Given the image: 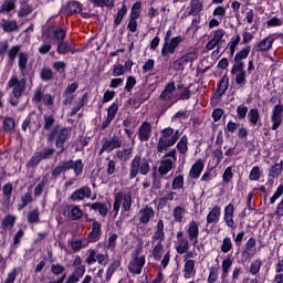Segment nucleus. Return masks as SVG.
<instances>
[{
    "label": "nucleus",
    "instance_id": "1",
    "mask_svg": "<svg viewBox=\"0 0 283 283\" xmlns=\"http://www.w3.org/2000/svg\"><path fill=\"white\" fill-rule=\"evenodd\" d=\"M8 90H12L11 94L13 97L9 99L10 105L12 107H17L19 105V99L23 94H25V80L24 77L20 78L17 75H13L8 84H7Z\"/></svg>",
    "mask_w": 283,
    "mask_h": 283
},
{
    "label": "nucleus",
    "instance_id": "2",
    "mask_svg": "<svg viewBox=\"0 0 283 283\" xmlns=\"http://www.w3.org/2000/svg\"><path fill=\"white\" fill-rule=\"evenodd\" d=\"M151 171V166H149V160L146 158H143L140 155H135L130 163V168H129V175L128 178L129 180H134L138 174L140 176H147Z\"/></svg>",
    "mask_w": 283,
    "mask_h": 283
},
{
    "label": "nucleus",
    "instance_id": "3",
    "mask_svg": "<svg viewBox=\"0 0 283 283\" xmlns=\"http://www.w3.org/2000/svg\"><path fill=\"white\" fill-rule=\"evenodd\" d=\"M67 138H70V130L67 128H54L49 135L48 142H55V147L59 149V154H63V151H65V143H67Z\"/></svg>",
    "mask_w": 283,
    "mask_h": 283
},
{
    "label": "nucleus",
    "instance_id": "4",
    "mask_svg": "<svg viewBox=\"0 0 283 283\" xmlns=\"http://www.w3.org/2000/svg\"><path fill=\"white\" fill-rule=\"evenodd\" d=\"M174 128L166 127L160 130V136L157 143V151L158 154H165V151L169 150V147H174Z\"/></svg>",
    "mask_w": 283,
    "mask_h": 283
},
{
    "label": "nucleus",
    "instance_id": "5",
    "mask_svg": "<svg viewBox=\"0 0 283 283\" xmlns=\"http://www.w3.org/2000/svg\"><path fill=\"white\" fill-rule=\"evenodd\" d=\"M54 151L56 150L50 147H44L42 151H35L30 160L27 163V167H39L41 160H50V158L54 156Z\"/></svg>",
    "mask_w": 283,
    "mask_h": 283
},
{
    "label": "nucleus",
    "instance_id": "6",
    "mask_svg": "<svg viewBox=\"0 0 283 283\" xmlns=\"http://www.w3.org/2000/svg\"><path fill=\"white\" fill-rule=\"evenodd\" d=\"M198 60V52L189 51L185 55H181L179 59L175 60L171 63V69L176 70V72L185 71V66L189 63H193V61Z\"/></svg>",
    "mask_w": 283,
    "mask_h": 283
},
{
    "label": "nucleus",
    "instance_id": "7",
    "mask_svg": "<svg viewBox=\"0 0 283 283\" xmlns=\"http://www.w3.org/2000/svg\"><path fill=\"white\" fill-rule=\"evenodd\" d=\"M185 41V38L182 35H177L170 39V42H164V45L161 48V56L164 59H169V55L176 54V50H178V46Z\"/></svg>",
    "mask_w": 283,
    "mask_h": 283
},
{
    "label": "nucleus",
    "instance_id": "8",
    "mask_svg": "<svg viewBox=\"0 0 283 283\" xmlns=\"http://www.w3.org/2000/svg\"><path fill=\"white\" fill-rule=\"evenodd\" d=\"M32 102L36 105L42 102L46 107H52L54 105V96L49 93L43 94V86H39L33 93Z\"/></svg>",
    "mask_w": 283,
    "mask_h": 283
},
{
    "label": "nucleus",
    "instance_id": "9",
    "mask_svg": "<svg viewBox=\"0 0 283 283\" xmlns=\"http://www.w3.org/2000/svg\"><path fill=\"white\" fill-rule=\"evenodd\" d=\"M120 147H123V139H120L118 135H113L111 139H104L98 156H102L105 151L109 154L114 151V149H120Z\"/></svg>",
    "mask_w": 283,
    "mask_h": 283
},
{
    "label": "nucleus",
    "instance_id": "10",
    "mask_svg": "<svg viewBox=\"0 0 283 283\" xmlns=\"http://www.w3.org/2000/svg\"><path fill=\"white\" fill-rule=\"evenodd\" d=\"M186 233L188 235L189 242L193 245H198V238H200V224L196 220L189 221L187 224Z\"/></svg>",
    "mask_w": 283,
    "mask_h": 283
},
{
    "label": "nucleus",
    "instance_id": "11",
    "mask_svg": "<svg viewBox=\"0 0 283 283\" xmlns=\"http://www.w3.org/2000/svg\"><path fill=\"white\" fill-rule=\"evenodd\" d=\"M140 255V250L136 251V254L134 256V260L129 262L128 264V271L129 273H133L134 275H140L143 273V266H145V255Z\"/></svg>",
    "mask_w": 283,
    "mask_h": 283
},
{
    "label": "nucleus",
    "instance_id": "12",
    "mask_svg": "<svg viewBox=\"0 0 283 283\" xmlns=\"http://www.w3.org/2000/svg\"><path fill=\"white\" fill-rule=\"evenodd\" d=\"M234 213H235V206H233V203H228L223 210V222L232 231H235V229H238V224L233 219Z\"/></svg>",
    "mask_w": 283,
    "mask_h": 283
},
{
    "label": "nucleus",
    "instance_id": "13",
    "mask_svg": "<svg viewBox=\"0 0 283 283\" xmlns=\"http://www.w3.org/2000/svg\"><path fill=\"white\" fill-rule=\"evenodd\" d=\"M229 90V76L224 74L221 80L217 83V90L211 95V101H220Z\"/></svg>",
    "mask_w": 283,
    "mask_h": 283
},
{
    "label": "nucleus",
    "instance_id": "14",
    "mask_svg": "<svg viewBox=\"0 0 283 283\" xmlns=\"http://www.w3.org/2000/svg\"><path fill=\"white\" fill-rule=\"evenodd\" d=\"M281 103V101H279ZM283 120V105L282 104H276L274 108L272 109V116H271V130L275 132L280 129V126L282 125Z\"/></svg>",
    "mask_w": 283,
    "mask_h": 283
},
{
    "label": "nucleus",
    "instance_id": "15",
    "mask_svg": "<svg viewBox=\"0 0 283 283\" xmlns=\"http://www.w3.org/2000/svg\"><path fill=\"white\" fill-rule=\"evenodd\" d=\"M103 224H101V221H96L93 219V223L91 227V232L87 234L86 241H88V244H96L98 240H101V237L103 235Z\"/></svg>",
    "mask_w": 283,
    "mask_h": 283
},
{
    "label": "nucleus",
    "instance_id": "16",
    "mask_svg": "<svg viewBox=\"0 0 283 283\" xmlns=\"http://www.w3.org/2000/svg\"><path fill=\"white\" fill-rule=\"evenodd\" d=\"M277 41L275 33H272L261 40L259 43L254 45L255 52H269L273 48V43Z\"/></svg>",
    "mask_w": 283,
    "mask_h": 283
},
{
    "label": "nucleus",
    "instance_id": "17",
    "mask_svg": "<svg viewBox=\"0 0 283 283\" xmlns=\"http://www.w3.org/2000/svg\"><path fill=\"white\" fill-rule=\"evenodd\" d=\"M177 242H178V245L176 247V252L179 254V255H185V253H187V251H189L190 249V242L189 239H187L185 237V232L182 230H179L177 232Z\"/></svg>",
    "mask_w": 283,
    "mask_h": 283
},
{
    "label": "nucleus",
    "instance_id": "18",
    "mask_svg": "<svg viewBox=\"0 0 283 283\" xmlns=\"http://www.w3.org/2000/svg\"><path fill=\"white\" fill-rule=\"evenodd\" d=\"M151 134H153L151 123L143 122L137 129L138 140H140V143H147L149 138H151Z\"/></svg>",
    "mask_w": 283,
    "mask_h": 283
},
{
    "label": "nucleus",
    "instance_id": "19",
    "mask_svg": "<svg viewBox=\"0 0 283 283\" xmlns=\"http://www.w3.org/2000/svg\"><path fill=\"white\" fill-rule=\"evenodd\" d=\"M84 207H91L93 211H98L102 218H107V213H109V209H112V203L107 202H94V203H85Z\"/></svg>",
    "mask_w": 283,
    "mask_h": 283
},
{
    "label": "nucleus",
    "instance_id": "20",
    "mask_svg": "<svg viewBox=\"0 0 283 283\" xmlns=\"http://www.w3.org/2000/svg\"><path fill=\"white\" fill-rule=\"evenodd\" d=\"M156 212L151 206H145L139 210V224H149Z\"/></svg>",
    "mask_w": 283,
    "mask_h": 283
},
{
    "label": "nucleus",
    "instance_id": "21",
    "mask_svg": "<svg viewBox=\"0 0 283 283\" xmlns=\"http://www.w3.org/2000/svg\"><path fill=\"white\" fill-rule=\"evenodd\" d=\"M222 216V208L220 206H213V208L207 214V224H218L220 217Z\"/></svg>",
    "mask_w": 283,
    "mask_h": 283
},
{
    "label": "nucleus",
    "instance_id": "22",
    "mask_svg": "<svg viewBox=\"0 0 283 283\" xmlns=\"http://www.w3.org/2000/svg\"><path fill=\"white\" fill-rule=\"evenodd\" d=\"M202 171H205V161H202V159H197V161L191 166L189 170V177L192 180H198Z\"/></svg>",
    "mask_w": 283,
    "mask_h": 283
},
{
    "label": "nucleus",
    "instance_id": "23",
    "mask_svg": "<svg viewBox=\"0 0 283 283\" xmlns=\"http://www.w3.org/2000/svg\"><path fill=\"white\" fill-rule=\"evenodd\" d=\"M85 198H92V188H90L88 186H83L82 188L76 189L72 193V200L73 201L85 200Z\"/></svg>",
    "mask_w": 283,
    "mask_h": 283
},
{
    "label": "nucleus",
    "instance_id": "24",
    "mask_svg": "<svg viewBox=\"0 0 283 283\" xmlns=\"http://www.w3.org/2000/svg\"><path fill=\"white\" fill-rule=\"evenodd\" d=\"M157 240L160 242V244L165 242V221H163V219L158 220L156 231L151 237V242H157Z\"/></svg>",
    "mask_w": 283,
    "mask_h": 283
},
{
    "label": "nucleus",
    "instance_id": "25",
    "mask_svg": "<svg viewBox=\"0 0 283 283\" xmlns=\"http://www.w3.org/2000/svg\"><path fill=\"white\" fill-rule=\"evenodd\" d=\"M176 161L171 160V158L161 157L160 165L158 167L159 176H167L171 169H174V164Z\"/></svg>",
    "mask_w": 283,
    "mask_h": 283
},
{
    "label": "nucleus",
    "instance_id": "26",
    "mask_svg": "<svg viewBox=\"0 0 283 283\" xmlns=\"http://www.w3.org/2000/svg\"><path fill=\"white\" fill-rule=\"evenodd\" d=\"M248 122L251 127H256V125L262 127V119H260V111L258 108H251L248 112Z\"/></svg>",
    "mask_w": 283,
    "mask_h": 283
},
{
    "label": "nucleus",
    "instance_id": "27",
    "mask_svg": "<svg viewBox=\"0 0 283 283\" xmlns=\"http://www.w3.org/2000/svg\"><path fill=\"white\" fill-rule=\"evenodd\" d=\"M70 169H72V160L64 161V163L57 165L55 168H53L52 178L56 179L62 174H65V171H70Z\"/></svg>",
    "mask_w": 283,
    "mask_h": 283
},
{
    "label": "nucleus",
    "instance_id": "28",
    "mask_svg": "<svg viewBox=\"0 0 283 283\" xmlns=\"http://www.w3.org/2000/svg\"><path fill=\"white\" fill-rule=\"evenodd\" d=\"M77 94H82V97L76 103V106H74L72 109L73 116L78 114V112H81V109H83V107H85V105H87V98H90V94L87 92H85L84 90L78 91Z\"/></svg>",
    "mask_w": 283,
    "mask_h": 283
},
{
    "label": "nucleus",
    "instance_id": "29",
    "mask_svg": "<svg viewBox=\"0 0 283 283\" xmlns=\"http://www.w3.org/2000/svg\"><path fill=\"white\" fill-rule=\"evenodd\" d=\"M182 273L186 280H190L191 275L196 274V261L192 259L186 260Z\"/></svg>",
    "mask_w": 283,
    "mask_h": 283
},
{
    "label": "nucleus",
    "instance_id": "30",
    "mask_svg": "<svg viewBox=\"0 0 283 283\" xmlns=\"http://www.w3.org/2000/svg\"><path fill=\"white\" fill-rule=\"evenodd\" d=\"M30 55L27 52H20L18 54V67L22 76H25V70L28 67V61Z\"/></svg>",
    "mask_w": 283,
    "mask_h": 283
},
{
    "label": "nucleus",
    "instance_id": "31",
    "mask_svg": "<svg viewBox=\"0 0 283 283\" xmlns=\"http://www.w3.org/2000/svg\"><path fill=\"white\" fill-rule=\"evenodd\" d=\"M231 266H233V260L228 256L227 259H223L221 264V282H227V277H229V271H231Z\"/></svg>",
    "mask_w": 283,
    "mask_h": 283
},
{
    "label": "nucleus",
    "instance_id": "32",
    "mask_svg": "<svg viewBox=\"0 0 283 283\" xmlns=\"http://www.w3.org/2000/svg\"><path fill=\"white\" fill-rule=\"evenodd\" d=\"M0 27L2 28L3 32L8 33L19 31V24H17L15 20L2 19L0 22Z\"/></svg>",
    "mask_w": 283,
    "mask_h": 283
},
{
    "label": "nucleus",
    "instance_id": "33",
    "mask_svg": "<svg viewBox=\"0 0 283 283\" xmlns=\"http://www.w3.org/2000/svg\"><path fill=\"white\" fill-rule=\"evenodd\" d=\"M187 213V210L182 206H176L172 210V218L174 222H178L179 224L182 223V220H185V216Z\"/></svg>",
    "mask_w": 283,
    "mask_h": 283
},
{
    "label": "nucleus",
    "instance_id": "34",
    "mask_svg": "<svg viewBox=\"0 0 283 283\" xmlns=\"http://www.w3.org/2000/svg\"><path fill=\"white\" fill-rule=\"evenodd\" d=\"M179 154L185 156L189 151V137L187 135L181 136L176 146Z\"/></svg>",
    "mask_w": 283,
    "mask_h": 283
},
{
    "label": "nucleus",
    "instance_id": "35",
    "mask_svg": "<svg viewBox=\"0 0 283 283\" xmlns=\"http://www.w3.org/2000/svg\"><path fill=\"white\" fill-rule=\"evenodd\" d=\"M176 196H178L177 192H175V191H169V192L166 193L164 197L159 198L158 208H159V209H165V207H167V205H168L169 202H174Z\"/></svg>",
    "mask_w": 283,
    "mask_h": 283
},
{
    "label": "nucleus",
    "instance_id": "36",
    "mask_svg": "<svg viewBox=\"0 0 283 283\" xmlns=\"http://www.w3.org/2000/svg\"><path fill=\"white\" fill-rule=\"evenodd\" d=\"M202 1L200 0H191L190 1V10L188 12L189 17H198L200 12H202Z\"/></svg>",
    "mask_w": 283,
    "mask_h": 283
},
{
    "label": "nucleus",
    "instance_id": "37",
    "mask_svg": "<svg viewBox=\"0 0 283 283\" xmlns=\"http://www.w3.org/2000/svg\"><path fill=\"white\" fill-rule=\"evenodd\" d=\"M282 171H283V160L271 166V168L269 169L268 176L269 178H280V176H282Z\"/></svg>",
    "mask_w": 283,
    "mask_h": 283
},
{
    "label": "nucleus",
    "instance_id": "38",
    "mask_svg": "<svg viewBox=\"0 0 283 283\" xmlns=\"http://www.w3.org/2000/svg\"><path fill=\"white\" fill-rule=\"evenodd\" d=\"M172 191H179V189H185V175L179 174L175 176L171 184Z\"/></svg>",
    "mask_w": 283,
    "mask_h": 283
},
{
    "label": "nucleus",
    "instance_id": "39",
    "mask_svg": "<svg viewBox=\"0 0 283 283\" xmlns=\"http://www.w3.org/2000/svg\"><path fill=\"white\" fill-rule=\"evenodd\" d=\"M127 14V4H123L120 9H118L115 19H114V28H118L120 23H123V19H125V15Z\"/></svg>",
    "mask_w": 283,
    "mask_h": 283
},
{
    "label": "nucleus",
    "instance_id": "40",
    "mask_svg": "<svg viewBox=\"0 0 283 283\" xmlns=\"http://www.w3.org/2000/svg\"><path fill=\"white\" fill-rule=\"evenodd\" d=\"M15 127H17V123L14 122V118L12 117L3 118V122H2L3 132H7V134H10L14 132Z\"/></svg>",
    "mask_w": 283,
    "mask_h": 283
},
{
    "label": "nucleus",
    "instance_id": "41",
    "mask_svg": "<svg viewBox=\"0 0 283 283\" xmlns=\"http://www.w3.org/2000/svg\"><path fill=\"white\" fill-rule=\"evenodd\" d=\"M87 247H90V241L87 240V238L77 239L75 241H72L73 253H76V251H81V249H85Z\"/></svg>",
    "mask_w": 283,
    "mask_h": 283
},
{
    "label": "nucleus",
    "instance_id": "42",
    "mask_svg": "<svg viewBox=\"0 0 283 283\" xmlns=\"http://www.w3.org/2000/svg\"><path fill=\"white\" fill-rule=\"evenodd\" d=\"M17 0H4V2L0 7V14L1 13H7L10 14L12 10H15L17 8Z\"/></svg>",
    "mask_w": 283,
    "mask_h": 283
},
{
    "label": "nucleus",
    "instance_id": "43",
    "mask_svg": "<svg viewBox=\"0 0 283 283\" xmlns=\"http://www.w3.org/2000/svg\"><path fill=\"white\" fill-rule=\"evenodd\" d=\"M27 222L29 224H39L41 222L40 213H39V208H35V209H33V210L28 212V214H27Z\"/></svg>",
    "mask_w": 283,
    "mask_h": 283
},
{
    "label": "nucleus",
    "instance_id": "44",
    "mask_svg": "<svg viewBox=\"0 0 283 283\" xmlns=\"http://www.w3.org/2000/svg\"><path fill=\"white\" fill-rule=\"evenodd\" d=\"M15 222H17V217L7 214L1 221V229H3V231H7V229H12Z\"/></svg>",
    "mask_w": 283,
    "mask_h": 283
},
{
    "label": "nucleus",
    "instance_id": "45",
    "mask_svg": "<svg viewBox=\"0 0 283 283\" xmlns=\"http://www.w3.org/2000/svg\"><path fill=\"white\" fill-rule=\"evenodd\" d=\"M19 54H21V45L11 46L7 51L8 62L12 63L13 61H17V56H19Z\"/></svg>",
    "mask_w": 283,
    "mask_h": 283
},
{
    "label": "nucleus",
    "instance_id": "46",
    "mask_svg": "<svg viewBox=\"0 0 283 283\" xmlns=\"http://www.w3.org/2000/svg\"><path fill=\"white\" fill-rule=\"evenodd\" d=\"M240 41H242V38L240 35L232 36L230 42L228 43L229 50H230V59H233L235 54V48L240 45Z\"/></svg>",
    "mask_w": 283,
    "mask_h": 283
},
{
    "label": "nucleus",
    "instance_id": "47",
    "mask_svg": "<svg viewBox=\"0 0 283 283\" xmlns=\"http://www.w3.org/2000/svg\"><path fill=\"white\" fill-rule=\"evenodd\" d=\"M72 13L73 14H82L83 19H88L90 13L83 12V4L78 1H72Z\"/></svg>",
    "mask_w": 283,
    "mask_h": 283
},
{
    "label": "nucleus",
    "instance_id": "48",
    "mask_svg": "<svg viewBox=\"0 0 283 283\" xmlns=\"http://www.w3.org/2000/svg\"><path fill=\"white\" fill-rule=\"evenodd\" d=\"M29 14H32V7L25 1L21 2V7L18 10V17L23 19V17H28Z\"/></svg>",
    "mask_w": 283,
    "mask_h": 283
},
{
    "label": "nucleus",
    "instance_id": "49",
    "mask_svg": "<svg viewBox=\"0 0 283 283\" xmlns=\"http://www.w3.org/2000/svg\"><path fill=\"white\" fill-rule=\"evenodd\" d=\"M32 200V192L23 193L21 196V203L18 206V211H22V209H25L28 205H31Z\"/></svg>",
    "mask_w": 283,
    "mask_h": 283
},
{
    "label": "nucleus",
    "instance_id": "50",
    "mask_svg": "<svg viewBox=\"0 0 283 283\" xmlns=\"http://www.w3.org/2000/svg\"><path fill=\"white\" fill-rule=\"evenodd\" d=\"M12 182H7L2 186V193L6 202H10V199L12 198V191H13Z\"/></svg>",
    "mask_w": 283,
    "mask_h": 283
},
{
    "label": "nucleus",
    "instance_id": "51",
    "mask_svg": "<svg viewBox=\"0 0 283 283\" xmlns=\"http://www.w3.org/2000/svg\"><path fill=\"white\" fill-rule=\"evenodd\" d=\"M249 54H251V45H245V48L235 53L234 61H244V59H249Z\"/></svg>",
    "mask_w": 283,
    "mask_h": 283
},
{
    "label": "nucleus",
    "instance_id": "52",
    "mask_svg": "<svg viewBox=\"0 0 283 283\" xmlns=\"http://www.w3.org/2000/svg\"><path fill=\"white\" fill-rule=\"evenodd\" d=\"M85 275V265L75 266L72 274V283L78 282Z\"/></svg>",
    "mask_w": 283,
    "mask_h": 283
},
{
    "label": "nucleus",
    "instance_id": "53",
    "mask_svg": "<svg viewBox=\"0 0 283 283\" xmlns=\"http://www.w3.org/2000/svg\"><path fill=\"white\" fill-rule=\"evenodd\" d=\"M134 101L136 103H145V101H149V93L145 88H140L138 92L135 93Z\"/></svg>",
    "mask_w": 283,
    "mask_h": 283
},
{
    "label": "nucleus",
    "instance_id": "54",
    "mask_svg": "<svg viewBox=\"0 0 283 283\" xmlns=\"http://www.w3.org/2000/svg\"><path fill=\"white\" fill-rule=\"evenodd\" d=\"M262 269V259H256L251 262L249 273L250 275H258Z\"/></svg>",
    "mask_w": 283,
    "mask_h": 283
},
{
    "label": "nucleus",
    "instance_id": "55",
    "mask_svg": "<svg viewBox=\"0 0 283 283\" xmlns=\"http://www.w3.org/2000/svg\"><path fill=\"white\" fill-rule=\"evenodd\" d=\"M52 69L50 66H44L40 70V78L48 83V81H52L53 78Z\"/></svg>",
    "mask_w": 283,
    "mask_h": 283
},
{
    "label": "nucleus",
    "instance_id": "56",
    "mask_svg": "<svg viewBox=\"0 0 283 283\" xmlns=\"http://www.w3.org/2000/svg\"><path fill=\"white\" fill-rule=\"evenodd\" d=\"M268 28H282L283 27V18L279 15H273L266 21Z\"/></svg>",
    "mask_w": 283,
    "mask_h": 283
},
{
    "label": "nucleus",
    "instance_id": "57",
    "mask_svg": "<svg viewBox=\"0 0 283 283\" xmlns=\"http://www.w3.org/2000/svg\"><path fill=\"white\" fill-rule=\"evenodd\" d=\"M84 167H85V164H83V159H76L75 161H72V169L76 178H78V176L83 174Z\"/></svg>",
    "mask_w": 283,
    "mask_h": 283
},
{
    "label": "nucleus",
    "instance_id": "58",
    "mask_svg": "<svg viewBox=\"0 0 283 283\" xmlns=\"http://www.w3.org/2000/svg\"><path fill=\"white\" fill-rule=\"evenodd\" d=\"M163 177L164 176H158V171L154 170L151 172V178H153V189H163Z\"/></svg>",
    "mask_w": 283,
    "mask_h": 283
},
{
    "label": "nucleus",
    "instance_id": "59",
    "mask_svg": "<svg viewBox=\"0 0 283 283\" xmlns=\"http://www.w3.org/2000/svg\"><path fill=\"white\" fill-rule=\"evenodd\" d=\"M118 266H120V261H118V260H116L109 264L107 272H106V281L107 282H109V280H112V276L114 275V273H116V271L118 270Z\"/></svg>",
    "mask_w": 283,
    "mask_h": 283
},
{
    "label": "nucleus",
    "instance_id": "60",
    "mask_svg": "<svg viewBox=\"0 0 283 283\" xmlns=\"http://www.w3.org/2000/svg\"><path fill=\"white\" fill-rule=\"evenodd\" d=\"M140 8H143V3L140 1L135 2L132 6L129 19H139L140 18Z\"/></svg>",
    "mask_w": 283,
    "mask_h": 283
},
{
    "label": "nucleus",
    "instance_id": "61",
    "mask_svg": "<svg viewBox=\"0 0 283 283\" xmlns=\"http://www.w3.org/2000/svg\"><path fill=\"white\" fill-rule=\"evenodd\" d=\"M209 275H208V283H216L218 282V271H220V266L212 265L209 268Z\"/></svg>",
    "mask_w": 283,
    "mask_h": 283
},
{
    "label": "nucleus",
    "instance_id": "62",
    "mask_svg": "<svg viewBox=\"0 0 283 283\" xmlns=\"http://www.w3.org/2000/svg\"><path fill=\"white\" fill-rule=\"evenodd\" d=\"M233 250V241H231V237H226L222 240L221 252L229 253Z\"/></svg>",
    "mask_w": 283,
    "mask_h": 283
},
{
    "label": "nucleus",
    "instance_id": "63",
    "mask_svg": "<svg viewBox=\"0 0 283 283\" xmlns=\"http://www.w3.org/2000/svg\"><path fill=\"white\" fill-rule=\"evenodd\" d=\"M222 180H223L224 185H229V182H231V180H233V166H229L226 168V170L223 171V175H222Z\"/></svg>",
    "mask_w": 283,
    "mask_h": 283
},
{
    "label": "nucleus",
    "instance_id": "64",
    "mask_svg": "<svg viewBox=\"0 0 283 283\" xmlns=\"http://www.w3.org/2000/svg\"><path fill=\"white\" fill-rule=\"evenodd\" d=\"M63 105H72V84H69L63 93Z\"/></svg>",
    "mask_w": 283,
    "mask_h": 283
}]
</instances>
